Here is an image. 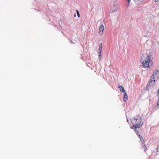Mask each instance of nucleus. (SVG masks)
Instances as JSON below:
<instances>
[{
	"instance_id": "6ab92c4d",
	"label": "nucleus",
	"mask_w": 159,
	"mask_h": 159,
	"mask_svg": "<svg viewBox=\"0 0 159 159\" xmlns=\"http://www.w3.org/2000/svg\"><path fill=\"white\" fill-rule=\"evenodd\" d=\"M159 0H153L155 2H157Z\"/></svg>"
},
{
	"instance_id": "f03ea898",
	"label": "nucleus",
	"mask_w": 159,
	"mask_h": 159,
	"mask_svg": "<svg viewBox=\"0 0 159 159\" xmlns=\"http://www.w3.org/2000/svg\"><path fill=\"white\" fill-rule=\"evenodd\" d=\"M141 60L146 61H149V62H151L152 61L151 55H142L141 56Z\"/></svg>"
},
{
	"instance_id": "39448f33",
	"label": "nucleus",
	"mask_w": 159,
	"mask_h": 159,
	"mask_svg": "<svg viewBox=\"0 0 159 159\" xmlns=\"http://www.w3.org/2000/svg\"><path fill=\"white\" fill-rule=\"evenodd\" d=\"M152 76L153 77H155V78L156 77L157 79H158L159 77V71L157 70L155 71Z\"/></svg>"
},
{
	"instance_id": "9b49d317",
	"label": "nucleus",
	"mask_w": 159,
	"mask_h": 159,
	"mask_svg": "<svg viewBox=\"0 0 159 159\" xmlns=\"http://www.w3.org/2000/svg\"><path fill=\"white\" fill-rule=\"evenodd\" d=\"M139 136L141 142H142V143H143L144 142V140L143 139V137L142 136H140V135H139Z\"/></svg>"
},
{
	"instance_id": "dca6fc26",
	"label": "nucleus",
	"mask_w": 159,
	"mask_h": 159,
	"mask_svg": "<svg viewBox=\"0 0 159 159\" xmlns=\"http://www.w3.org/2000/svg\"><path fill=\"white\" fill-rule=\"evenodd\" d=\"M157 106L159 107V97H158V99L157 102Z\"/></svg>"
},
{
	"instance_id": "ddd939ff",
	"label": "nucleus",
	"mask_w": 159,
	"mask_h": 159,
	"mask_svg": "<svg viewBox=\"0 0 159 159\" xmlns=\"http://www.w3.org/2000/svg\"><path fill=\"white\" fill-rule=\"evenodd\" d=\"M102 51H99L98 52V57H101Z\"/></svg>"
},
{
	"instance_id": "412c9836",
	"label": "nucleus",
	"mask_w": 159,
	"mask_h": 159,
	"mask_svg": "<svg viewBox=\"0 0 159 159\" xmlns=\"http://www.w3.org/2000/svg\"><path fill=\"white\" fill-rule=\"evenodd\" d=\"M74 16H75V17H76V14H74Z\"/></svg>"
},
{
	"instance_id": "2eb2a0df",
	"label": "nucleus",
	"mask_w": 159,
	"mask_h": 159,
	"mask_svg": "<svg viewBox=\"0 0 159 159\" xmlns=\"http://www.w3.org/2000/svg\"><path fill=\"white\" fill-rule=\"evenodd\" d=\"M76 11L78 16V17H80V13L79 11L78 10H77Z\"/></svg>"
},
{
	"instance_id": "f8f14e48",
	"label": "nucleus",
	"mask_w": 159,
	"mask_h": 159,
	"mask_svg": "<svg viewBox=\"0 0 159 159\" xmlns=\"http://www.w3.org/2000/svg\"><path fill=\"white\" fill-rule=\"evenodd\" d=\"M142 148L144 149V151H145L147 149V147L145 145H143L142 146Z\"/></svg>"
},
{
	"instance_id": "4be33fe9",
	"label": "nucleus",
	"mask_w": 159,
	"mask_h": 159,
	"mask_svg": "<svg viewBox=\"0 0 159 159\" xmlns=\"http://www.w3.org/2000/svg\"><path fill=\"white\" fill-rule=\"evenodd\" d=\"M127 121L128 122V119H127Z\"/></svg>"
},
{
	"instance_id": "9d476101",
	"label": "nucleus",
	"mask_w": 159,
	"mask_h": 159,
	"mask_svg": "<svg viewBox=\"0 0 159 159\" xmlns=\"http://www.w3.org/2000/svg\"><path fill=\"white\" fill-rule=\"evenodd\" d=\"M151 83L148 82V84L147 86V88L148 89V88H150L151 87L152 85L151 84Z\"/></svg>"
},
{
	"instance_id": "20e7f679",
	"label": "nucleus",
	"mask_w": 159,
	"mask_h": 159,
	"mask_svg": "<svg viewBox=\"0 0 159 159\" xmlns=\"http://www.w3.org/2000/svg\"><path fill=\"white\" fill-rule=\"evenodd\" d=\"M104 30V26L103 25H101L99 28V34L102 35L103 33V31Z\"/></svg>"
},
{
	"instance_id": "4468645a",
	"label": "nucleus",
	"mask_w": 159,
	"mask_h": 159,
	"mask_svg": "<svg viewBox=\"0 0 159 159\" xmlns=\"http://www.w3.org/2000/svg\"><path fill=\"white\" fill-rule=\"evenodd\" d=\"M76 11L78 16V17H80V13L79 11L78 10H77Z\"/></svg>"
},
{
	"instance_id": "1a4fd4ad",
	"label": "nucleus",
	"mask_w": 159,
	"mask_h": 159,
	"mask_svg": "<svg viewBox=\"0 0 159 159\" xmlns=\"http://www.w3.org/2000/svg\"><path fill=\"white\" fill-rule=\"evenodd\" d=\"M155 78V77H153L152 76L149 82L151 83L152 81L155 82V80L154 79Z\"/></svg>"
},
{
	"instance_id": "f257e3e1",
	"label": "nucleus",
	"mask_w": 159,
	"mask_h": 159,
	"mask_svg": "<svg viewBox=\"0 0 159 159\" xmlns=\"http://www.w3.org/2000/svg\"><path fill=\"white\" fill-rule=\"evenodd\" d=\"M132 123L133 124L132 128L134 129L136 131V129L140 128L143 125L142 118L139 116H137L134 118L131 121Z\"/></svg>"
},
{
	"instance_id": "a211bd4d",
	"label": "nucleus",
	"mask_w": 159,
	"mask_h": 159,
	"mask_svg": "<svg viewBox=\"0 0 159 159\" xmlns=\"http://www.w3.org/2000/svg\"><path fill=\"white\" fill-rule=\"evenodd\" d=\"M102 48H99L98 50H99V51H102Z\"/></svg>"
},
{
	"instance_id": "f3484780",
	"label": "nucleus",
	"mask_w": 159,
	"mask_h": 159,
	"mask_svg": "<svg viewBox=\"0 0 159 159\" xmlns=\"http://www.w3.org/2000/svg\"><path fill=\"white\" fill-rule=\"evenodd\" d=\"M99 48H102V43H100L99 44Z\"/></svg>"
},
{
	"instance_id": "7ed1b4c3",
	"label": "nucleus",
	"mask_w": 159,
	"mask_h": 159,
	"mask_svg": "<svg viewBox=\"0 0 159 159\" xmlns=\"http://www.w3.org/2000/svg\"><path fill=\"white\" fill-rule=\"evenodd\" d=\"M150 62L149 61H141V62L142 64V66L144 68H148L149 67V64Z\"/></svg>"
},
{
	"instance_id": "423d86ee",
	"label": "nucleus",
	"mask_w": 159,
	"mask_h": 159,
	"mask_svg": "<svg viewBox=\"0 0 159 159\" xmlns=\"http://www.w3.org/2000/svg\"><path fill=\"white\" fill-rule=\"evenodd\" d=\"M118 9V7H117L116 5H114L111 8V11L112 12H114L115 11H116Z\"/></svg>"
},
{
	"instance_id": "6e6552de",
	"label": "nucleus",
	"mask_w": 159,
	"mask_h": 159,
	"mask_svg": "<svg viewBox=\"0 0 159 159\" xmlns=\"http://www.w3.org/2000/svg\"><path fill=\"white\" fill-rule=\"evenodd\" d=\"M128 100V95L126 92L124 93V95L123 100L125 102H126Z\"/></svg>"
},
{
	"instance_id": "0eeeda50",
	"label": "nucleus",
	"mask_w": 159,
	"mask_h": 159,
	"mask_svg": "<svg viewBox=\"0 0 159 159\" xmlns=\"http://www.w3.org/2000/svg\"><path fill=\"white\" fill-rule=\"evenodd\" d=\"M118 88L119 89L120 91L122 93H125V91L124 89V88L122 86H119L118 87Z\"/></svg>"
},
{
	"instance_id": "aec40b11",
	"label": "nucleus",
	"mask_w": 159,
	"mask_h": 159,
	"mask_svg": "<svg viewBox=\"0 0 159 159\" xmlns=\"http://www.w3.org/2000/svg\"><path fill=\"white\" fill-rule=\"evenodd\" d=\"M101 57H98L99 59V60L100 61L101 59Z\"/></svg>"
}]
</instances>
